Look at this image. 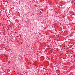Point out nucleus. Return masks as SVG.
Masks as SVG:
<instances>
[{
  "label": "nucleus",
  "instance_id": "1",
  "mask_svg": "<svg viewBox=\"0 0 75 75\" xmlns=\"http://www.w3.org/2000/svg\"><path fill=\"white\" fill-rule=\"evenodd\" d=\"M73 3H74V1H73L71 2V4H73Z\"/></svg>",
  "mask_w": 75,
  "mask_h": 75
},
{
  "label": "nucleus",
  "instance_id": "2",
  "mask_svg": "<svg viewBox=\"0 0 75 75\" xmlns=\"http://www.w3.org/2000/svg\"><path fill=\"white\" fill-rule=\"evenodd\" d=\"M41 10H42V9Z\"/></svg>",
  "mask_w": 75,
  "mask_h": 75
},
{
  "label": "nucleus",
  "instance_id": "3",
  "mask_svg": "<svg viewBox=\"0 0 75 75\" xmlns=\"http://www.w3.org/2000/svg\"><path fill=\"white\" fill-rule=\"evenodd\" d=\"M64 47H65V46H64Z\"/></svg>",
  "mask_w": 75,
  "mask_h": 75
}]
</instances>
